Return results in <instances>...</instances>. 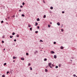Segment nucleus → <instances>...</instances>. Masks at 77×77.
Masks as SVG:
<instances>
[{
  "instance_id": "1",
  "label": "nucleus",
  "mask_w": 77,
  "mask_h": 77,
  "mask_svg": "<svg viewBox=\"0 0 77 77\" xmlns=\"http://www.w3.org/2000/svg\"><path fill=\"white\" fill-rule=\"evenodd\" d=\"M35 54H36V53H38V51H35L34 52Z\"/></svg>"
},
{
  "instance_id": "2",
  "label": "nucleus",
  "mask_w": 77,
  "mask_h": 77,
  "mask_svg": "<svg viewBox=\"0 0 77 77\" xmlns=\"http://www.w3.org/2000/svg\"><path fill=\"white\" fill-rule=\"evenodd\" d=\"M51 63H48V66H51Z\"/></svg>"
},
{
  "instance_id": "3",
  "label": "nucleus",
  "mask_w": 77,
  "mask_h": 77,
  "mask_svg": "<svg viewBox=\"0 0 77 77\" xmlns=\"http://www.w3.org/2000/svg\"><path fill=\"white\" fill-rule=\"evenodd\" d=\"M51 54H54V51H51Z\"/></svg>"
},
{
  "instance_id": "4",
  "label": "nucleus",
  "mask_w": 77,
  "mask_h": 77,
  "mask_svg": "<svg viewBox=\"0 0 77 77\" xmlns=\"http://www.w3.org/2000/svg\"><path fill=\"white\" fill-rule=\"evenodd\" d=\"M54 59H56V58H57V56H56V55H55L54 56Z\"/></svg>"
},
{
  "instance_id": "5",
  "label": "nucleus",
  "mask_w": 77,
  "mask_h": 77,
  "mask_svg": "<svg viewBox=\"0 0 77 77\" xmlns=\"http://www.w3.org/2000/svg\"><path fill=\"white\" fill-rule=\"evenodd\" d=\"M35 26H38V23L37 22H35Z\"/></svg>"
},
{
  "instance_id": "6",
  "label": "nucleus",
  "mask_w": 77,
  "mask_h": 77,
  "mask_svg": "<svg viewBox=\"0 0 77 77\" xmlns=\"http://www.w3.org/2000/svg\"><path fill=\"white\" fill-rule=\"evenodd\" d=\"M57 25H58V26H60V23H59V22H58L57 23Z\"/></svg>"
},
{
  "instance_id": "7",
  "label": "nucleus",
  "mask_w": 77,
  "mask_h": 77,
  "mask_svg": "<svg viewBox=\"0 0 77 77\" xmlns=\"http://www.w3.org/2000/svg\"><path fill=\"white\" fill-rule=\"evenodd\" d=\"M39 18H38L37 19V21H39Z\"/></svg>"
},
{
  "instance_id": "8",
  "label": "nucleus",
  "mask_w": 77,
  "mask_h": 77,
  "mask_svg": "<svg viewBox=\"0 0 77 77\" xmlns=\"http://www.w3.org/2000/svg\"><path fill=\"white\" fill-rule=\"evenodd\" d=\"M21 60H24V58H21Z\"/></svg>"
},
{
  "instance_id": "9",
  "label": "nucleus",
  "mask_w": 77,
  "mask_h": 77,
  "mask_svg": "<svg viewBox=\"0 0 77 77\" xmlns=\"http://www.w3.org/2000/svg\"><path fill=\"white\" fill-rule=\"evenodd\" d=\"M45 72H47L48 71V70H47V69H45Z\"/></svg>"
},
{
  "instance_id": "10",
  "label": "nucleus",
  "mask_w": 77,
  "mask_h": 77,
  "mask_svg": "<svg viewBox=\"0 0 77 77\" xmlns=\"http://www.w3.org/2000/svg\"><path fill=\"white\" fill-rule=\"evenodd\" d=\"M60 48H61V49H63V46H61L60 47Z\"/></svg>"
},
{
  "instance_id": "11",
  "label": "nucleus",
  "mask_w": 77,
  "mask_h": 77,
  "mask_svg": "<svg viewBox=\"0 0 77 77\" xmlns=\"http://www.w3.org/2000/svg\"><path fill=\"white\" fill-rule=\"evenodd\" d=\"M50 9H53V7H50Z\"/></svg>"
},
{
  "instance_id": "12",
  "label": "nucleus",
  "mask_w": 77,
  "mask_h": 77,
  "mask_svg": "<svg viewBox=\"0 0 77 77\" xmlns=\"http://www.w3.org/2000/svg\"><path fill=\"white\" fill-rule=\"evenodd\" d=\"M16 59L17 58V57H13V59Z\"/></svg>"
},
{
  "instance_id": "13",
  "label": "nucleus",
  "mask_w": 77,
  "mask_h": 77,
  "mask_svg": "<svg viewBox=\"0 0 77 77\" xmlns=\"http://www.w3.org/2000/svg\"><path fill=\"white\" fill-rule=\"evenodd\" d=\"M43 18H46V16L45 15H44L43 17Z\"/></svg>"
},
{
  "instance_id": "14",
  "label": "nucleus",
  "mask_w": 77,
  "mask_h": 77,
  "mask_svg": "<svg viewBox=\"0 0 77 77\" xmlns=\"http://www.w3.org/2000/svg\"><path fill=\"white\" fill-rule=\"evenodd\" d=\"M16 37H17V38H18V37H19V35H18V34H17V35Z\"/></svg>"
},
{
  "instance_id": "15",
  "label": "nucleus",
  "mask_w": 77,
  "mask_h": 77,
  "mask_svg": "<svg viewBox=\"0 0 77 77\" xmlns=\"http://www.w3.org/2000/svg\"><path fill=\"white\" fill-rule=\"evenodd\" d=\"M50 26H51L50 25L48 24V27H50Z\"/></svg>"
},
{
  "instance_id": "16",
  "label": "nucleus",
  "mask_w": 77,
  "mask_h": 77,
  "mask_svg": "<svg viewBox=\"0 0 77 77\" xmlns=\"http://www.w3.org/2000/svg\"><path fill=\"white\" fill-rule=\"evenodd\" d=\"M32 28H30V30H31V31H32Z\"/></svg>"
},
{
  "instance_id": "17",
  "label": "nucleus",
  "mask_w": 77,
  "mask_h": 77,
  "mask_svg": "<svg viewBox=\"0 0 77 77\" xmlns=\"http://www.w3.org/2000/svg\"><path fill=\"white\" fill-rule=\"evenodd\" d=\"M47 59L45 58L44 59V61H47Z\"/></svg>"
},
{
  "instance_id": "18",
  "label": "nucleus",
  "mask_w": 77,
  "mask_h": 77,
  "mask_svg": "<svg viewBox=\"0 0 77 77\" xmlns=\"http://www.w3.org/2000/svg\"><path fill=\"white\" fill-rule=\"evenodd\" d=\"M12 35H15V32H13L12 34Z\"/></svg>"
},
{
  "instance_id": "19",
  "label": "nucleus",
  "mask_w": 77,
  "mask_h": 77,
  "mask_svg": "<svg viewBox=\"0 0 77 77\" xmlns=\"http://www.w3.org/2000/svg\"><path fill=\"white\" fill-rule=\"evenodd\" d=\"M6 65V63H5L4 64V66H5V65Z\"/></svg>"
},
{
  "instance_id": "20",
  "label": "nucleus",
  "mask_w": 77,
  "mask_h": 77,
  "mask_svg": "<svg viewBox=\"0 0 77 77\" xmlns=\"http://www.w3.org/2000/svg\"><path fill=\"white\" fill-rule=\"evenodd\" d=\"M28 27H31V26H30V25L29 24Z\"/></svg>"
},
{
  "instance_id": "21",
  "label": "nucleus",
  "mask_w": 77,
  "mask_h": 77,
  "mask_svg": "<svg viewBox=\"0 0 77 77\" xmlns=\"http://www.w3.org/2000/svg\"><path fill=\"white\" fill-rule=\"evenodd\" d=\"M10 38H12V37H13V36H10Z\"/></svg>"
},
{
  "instance_id": "22",
  "label": "nucleus",
  "mask_w": 77,
  "mask_h": 77,
  "mask_svg": "<svg viewBox=\"0 0 77 77\" xmlns=\"http://www.w3.org/2000/svg\"><path fill=\"white\" fill-rule=\"evenodd\" d=\"M59 67H61V64H59Z\"/></svg>"
},
{
  "instance_id": "23",
  "label": "nucleus",
  "mask_w": 77,
  "mask_h": 77,
  "mask_svg": "<svg viewBox=\"0 0 77 77\" xmlns=\"http://www.w3.org/2000/svg\"><path fill=\"white\" fill-rule=\"evenodd\" d=\"M55 68H58V66H55Z\"/></svg>"
},
{
  "instance_id": "24",
  "label": "nucleus",
  "mask_w": 77,
  "mask_h": 77,
  "mask_svg": "<svg viewBox=\"0 0 77 77\" xmlns=\"http://www.w3.org/2000/svg\"><path fill=\"white\" fill-rule=\"evenodd\" d=\"M26 54L27 56H28V55H29V54H28V53H26Z\"/></svg>"
},
{
  "instance_id": "25",
  "label": "nucleus",
  "mask_w": 77,
  "mask_h": 77,
  "mask_svg": "<svg viewBox=\"0 0 77 77\" xmlns=\"http://www.w3.org/2000/svg\"><path fill=\"white\" fill-rule=\"evenodd\" d=\"M24 4H25L24 3V2H23V3H22V5H24Z\"/></svg>"
},
{
  "instance_id": "26",
  "label": "nucleus",
  "mask_w": 77,
  "mask_h": 77,
  "mask_svg": "<svg viewBox=\"0 0 77 77\" xmlns=\"http://www.w3.org/2000/svg\"><path fill=\"white\" fill-rule=\"evenodd\" d=\"M2 38H5V35H3L2 36Z\"/></svg>"
},
{
  "instance_id": "27",
  "label": "nucleus",
  "mask_w": 77,
  "mask_h": 77,
  "mask_svg": "<svg viewBox=\"0 0 77 77\" xmlns=\"http://www.w3.org/2000/svg\"><path fill=\"white\" fill-rule=\"evenodd\" d=\"M22 17H24V14H22Z\"/></svg>"
},
{
  "instance_id": "28",
  "label": "nucleus",
  "mask_w": 77,
  "mask_h": 77,
  "mask_svg": "<svg viewBox=\"0 0 77 77\" xmlns=\"http://www.w3.org/2000/svg\"><path fill=\"white\" fill-rule=\"evenodd\" d=\"M11 17L12 18V17L14 18V17H15V15H14L13 16H12Z\"/></svg>"
},
{
  "instance_id": "29",
  "label": "nucleus",
  "mask_w": 77,
  "mask_h": 77,
  "mask_svg": "<svg viewBox=\"0 0 77 77\" xmlns=\"http://www.w3.org/2000/svg\"><path fill=\"white\" fill-rule=\"evenodd\" d=\"M35 33H38V31H36L35 32Z\"/></svg>"
},
{
  "instance_id": "30",
  "label": "nucleus",
  "mask_w": 77,
  "mask_h": 77,
  "mask_svg": "<svg viewBox=\"0 0 77 77\" xmlns=\"http://www.w3.org/2000/svg\"><path fill=\"white\" fill-rule=\"evenodd\" d=\"M73 77H75L76 76V75L75 74L73 75Z\"/></svg>"
},
{
  "instance_id": "31",
  "label": "nucleus",
  "mask_w": 77,
  "mask_h": 77,
  "mask_svg": "<svg viewBox=\"0 0 77 77\" xmlns=\"http://www.w3.org/2000/svg\"><path fill=\"white\" fill-rule=\"evenodd\" d=\"M61 31H62V32H63V29H61Z\"/></svg>"
},
{
  "instance_id": "32",
  "label": "nucleus",
  "mask_w": 77,
  "mask_h": 77,
  "mask_svg": "<svg viewBox=\"0 0 77 77\" xmlns=\"http://www.w3.org/2000/svg\"><path fill=\"white\" fill-rule=\"evenodd\" d=\"M31 65V64L30 63H29L28 64V66H30V65Z\"/></svg>"
},
{
  "instance_id": "33",
  "label": "nucleus",
  "mask_w": 77,
  "mask_h": 77,
  "mask_svg": "<svg viewBox=\"0 0 77 77\" xmlns=\"http://www.w3.org/2000/svg\"><path fill=\"white\" fill-rule=\"evenodd\" d=\"M8 73H9V72H7V74H8Z\"/></svg>"
},
{
  "instance_id": "34",
  "label": "nucleus",
  "mask_w": 77,
  "mask_h": 77,
  "mask_svg": "<svg viewBox=\"0 0 77 77\" xmlns=\"http://www.w3.org/2000/svg\"><path fill=\"white\" fill-rule=\"evenodd\" d=\"M37 29H39V26H37Z\"/></svg>"
},
{
  "instance_id": "35",
  "label": "nucleus",
  "mask_w": 77,
  "mask_h": 77,
  "mask_svg": "<svg viewBox=\"0 0 77 77\" xmlns=\"http://www.w3.org/2000/svg\"><path fill=\"white\" fill-rule=\"evenodd\" d=\"M14 42H16L17 41V40L16 39H14Z\"/></svg>"
},
{
  "instance_id": "36",
  "label": "nucleus",
  "mask_w": 77,
  "mask_h": 77,
  "mask_svg": "<svg viewBox=\"0 0 77 77\" xmlns=\"http://www.w3.org/2000/svg\"><path fill=\"white\" fill-rule=\"evenodd\" d=\"M56 42H54V44H56Z\"/></svg>"
},
{
  "instance_id": "37",
  "label": "nucleus",
  "mask_w": 77,
  "mask_h": 77,
  "mask_svg": "<svg viewBox=\"0 0 77 77\" xmlns=\"http://www.w3.org/2000/svg\"><path fill=\"white\" fill-rule=\"evenodd\" d=\"M5 75H3L2 76V77H5Z\"/></svg>"
},
{
  "instance_id": "38",
  "label": "nucleus",
  "mask_w": 77,
  "mask_h": 77,
  "mask_svg": "<svg viewBox=\"0 0 77 77\" xmlns=\"http://www.w3.org/2000/svg\"><path fill=\"white\" fill-rule=\"evenodd\" d=\"M62 14H64V13H65V12L63 11H62Z\"/></svg>"
},
{
  "instance_id": "39",
  "label": "nucleus",
  "mask_w": 77,
  "mask_h": 77,
  "mask_svg": "<svg viewBox=\"0 0 77 77\" xmlns=\"http://www.w3.org/2000/svg\"><path fill=\"white\" fill-rule=\"evenodd\" d=\"M1 23H3V21H2L1 22Z\"/></svg>"
},
{
  "instance_id": "40",
  "label": "nucleus",
  "mask_w": 77,
  "mask_h": 77,
  "mask_svg": "<svg viewBox=\"0 0 77 77\" xmlns=\"http://www.w3.org/2000/svg\"><path fill=\"white\" fill-rule=\"evenodd\" d=\"M40 42H43V41L41 40L40 41Z\"/></svg>"
},
{
  "instance_id": "41",
  "label": "nucleus",
  "mask_w": 77,
  "mask_h": 77,
  "mask_svg": "<svg viewBox=\"0 0 77 77\" xmlns=\"http://www.w3.org/2000/svg\"><path fill=\"white\" fill-rule=\"evenodd\" d=\"M30 68V70H32V67H29Z\"/></svg>"
},
{
  "instance_id": "42",
  "label": "nucleus",
  "mask_w": 77,
  "mask_h": 77,
  "mask_svg": "<svg viewBox=\"0 0 77 77\" xmlns=\"http://www.w3.org/2000/svg\"><path fill=\"white\" fill-rule=\"evenodd\" d=\"M2 42L3 44V43H4V42L3 41H2Z\"/></svg>"
},
{
  "instance_id": "43",
  "label": "nucleus",
  "mask_w": 77,
  "mask_h": 77,
  "mask_svg": "<svg viewBox=\"0 0 77 77\" xmlns=\"http://www.w3.org/2000/svg\"><path fill=\"white\" fill-rule=\"evenodd\" d=\"M50 66V68H52V67L51 66Z\"/></svg>"
},
{
  "instance_id": "44",
  "label": "nucleus",
  "mask_w": 77,
  "mask_h": 77,
  "mask_svg": "<svg viewBox=\"0 0 77 77\" xmlns=\"http://www.w3.org/2000/svg\"><path fill=\"white\" fill-rule=\"evenodd\" d=\"M20 8H23V6L21 5V6H20Z\"/></svg>"
},
{
  "instance_id": "45",
  "label": "nucleus",
  "mask_w": 77,
  "mask_h": 77,
  "mask_svg": "<svg viewBox=\"0 0 77 77\" xmlns=\"http://www.w3.org/2000/svg\"><path fill=\"white\" fill-rule=\"evenodd\" d=\"M19 12H21V10H19Z\"/></svg>"
},
{
  "instance_id": "46",
  "label": "nucleus",
  "mask_w": 77,
  "mask_h": 77,
  "mask_svg": "<svg viewBox=\"0 0 77 77\" xmlns=\"http://www.w3.org/2000/svg\"><path fill=\"white\" fill-rule=\"evenodd\" d=\"M75 65V63L73 64V65Z\"/></svg>"
},
{
  "instance_id": "47",
  "label": "nucleus",
  "mask_w": 77,
  "mask_h": 77,
  "mask_svg": "<svg viewBox=\"0 0 77 77\" xmlns=\"http://www.w3.org/2000/svg\"><path fill=\"white\" fill-rule=\"evenodd\" d=\"M8 19H9V18H10V17H8Z\"/></svg>"
},
{
  "instance_id": "48",
  "label": "nucleus",
  "mask_w": 77,
  "mask_h": 77,
  "mask_svg": "<svg viewBox=\"0 0 77 77\" xmlns=\"http://www.w3.org/2000/svg\"><path fill=\"white\" fill-rule=\"evenodd\" d=\"M43 2L44 3H45V1H43Z\"/></svg>"
},
{
  "instance_id": "49",
  "label": "nucleus",
  "mask_w": 77,
  "mask_h": 77,
  "mask_svg": "<svg viewBox=\"0 0 77 77\" xmlns=\"http://www.w3.org/2000/svg\"><path fill=\"white\" fill-rule=\"evenodd\" d=\"M50 24H52V22H50Z\"/></svg>"
},
{
  "instance_id": "50",
  "label": "nucleus",
  "mask_w": 77,
  "mask_h": 77,
  "mask_svg": "<svg viewBox=\"0 0 77 77\" xmlns=\"http://www.w3.org/2000/svg\"><path fill=\"white\" fill-rule=\"evenodd\" d=\"M3 50L5 51V48Z\"/></svg>"
},
{
  "instance_id": "51",
  "label": "nucleus",
  "mask_w": 77,
  "mask_h": 77,
  "mask_svg": "<svg viewBox=\"0 0 77 77\" xmlns=\"http://www.w3.org/2000/svg\"><path fill=\"white\" fill-rule=\"evenodd\" d=\"M72 59H74V57H72Z\"/></svg>"
},
{
  "instance_id": "52",
  "label": "nucleus",
  "mask_w": 77,
  "mask_h": 77,
  "mask_svg": "<svg viewBox=\"0 0 77 77\" xmlns=\"http://www.w3.org/2000/svg\"><path fill=\"white\" fill-rule=\"evenodd\" d=\"M63 27V25H62L61 27Z\"/></svg>"
},
{
  "instance_id": "53",
  "label": "nucleus",
  "mask_w": 77,
  "mask_h": 77,
  "mask_svg": "<svg viewBox=\"0 0 77 77\" xmlns=\"http://www.w3.org/2000/svg\"><path fill=\"white\" fill-rule=\"evenodd\" d=\"M13 62H15V60H13Z\"/></svg>"
},
{
  "instance_id": "54",
  "label": "nucleus",
  "mask_w": 77,
  "mask_h": 77,
  "mask_svg": "<svg viewBox=\"0 0 77 77\" xmlns=\"http://www.w3.org/2000/svg\"><path fill=\"white\" fill-rule=\"evenodd\" d=\"M53 65H53V64H52V66H53Z\"/></svg>"
},
{
  "instance_id": "55",
  "label": "nucleus",
  "mask_w": 77,
  "mask_h": 77,
  "mask_svg": "<svg viewBox=\"0 0 77 77\" xmlns=\"http://www.w3.org/2000/svg\"><path fill=\"white\" fill-rule=\"evenodd\" d=\"M70 61H72V60H70Z\"/></svg>"
},
{
  "instance_id": "56",
  "label": "nucleus",
  "mask_w": 77,
  "mask_h": 77,
  "mask_svg": "<svg viewBox=\"0 0 77 77\" xmlns=\"http://www.w3.org/2000/svg\"><path fill=\"white\" fill-rule=\"evenodd\" d=\"M5 20H7V19H5Z\"/></svg>"
},
{
  "instance_id": "57",
  "label": "nucleus",
  "mask_w": 77,
  "mask_h": 77,
  "mask_svg": "<svg viewBox=\"0 0 77 77\" xmlns=\"http://www.w3.org/2000/svg\"><path fill=\"white\" fill-rule=\"evenodd\" d=\"M76 77H77V76H76Z\"/></svg>"
},
{
  "instance_id": "58",
  "label": "nucleus",
  "mask_w": 77,
  "mask_h": 77,
  "mask_svg": "<svg viewBox=\"0 0 77 77\" xmlns=\"http://www.w3.org/2000/svg\"><path fill=\"white\" fill-rule=\"evenodd\" d=\"M36 74H37V73H36Z\"/></svg>"
}]
</instances>
